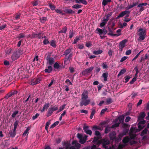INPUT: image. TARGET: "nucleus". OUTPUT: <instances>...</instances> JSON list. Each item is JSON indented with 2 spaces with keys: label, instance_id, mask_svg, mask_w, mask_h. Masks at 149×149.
<instances>
[{
  "label": "nucleus",
  "instance_id": "obj_48",
  "mask_svg": "<svg viewBox=\"0 0 149 149\" xmlns=\"http://www.w3.org/2000/svg\"><path fill=\"white\" fill-rule=\"evenodd\" d=\"M49 43L48 39L45 38L44 39L43 41V43L44 45H46Z\"/></svg>",
  "mask_w": 149,
  "mask_h": 149
},
{
  "label": "nucleus",
  "instance_id": "obj_45",
  "mask_svg": "<svg viewBox=\"0 0 149 149\" xmlns=\"http://www.w3.org/2000/svg\"><path fill=\"white\" fill-rule=\"evenodd\" d=\"M30 130V128L29 127H27L25 130L24 133L22 134V136H25L27 133H28V131Z\"/></svg>",
  "mask_w": 149,
  "mask_h": 149
},
{
  "label": "nucleus",
  "instance_id": "obj_17",
  "mask_svg": "<svg viewBox=\"0 0 149 149\" xmlns=\"http://www.w3.org/2000/svg\"><path fill=\"white\" fill-rule=\"evenodd\" d=\"M25 37V34L24 33H20L18 34L17 38L20 40L21 39L24 38Z\"/></svg>",
  "mask_w": 149,
  "mask_h": 149
},
{
  "label": "nucleus",
  "instance_id": "obj_54",
  "mask_svg": "<svg viewBox=\"0 0 149 149\" xmlns=\"http://www.w3.org/2000/svg\"><path fill=\"white\" fill-rule=\"evenodd\" d=\"M120 125V123H115L114 125H113L111 126V128H113L115 127H118Z\"/></svg>",
  "mask_w": 149,
  "mask_h": 149
},
{
  "label": "nucleus",
  "instance_id": "obj_19",
  "mask_svg": "<svg viewBox=\"0 0 149 149\" xmlns=\"http://www.w3.org/2000/svg\"><path fill=\"white\" fill-rule=\"evenodd\" d=\"M72 48H69V49H66L64 52L63 55L66 56L67 55L70 53L71 52Z\"/></svg>",
  "mask_w": 149,
  "mask_h": 149
},
{
  "label": "nucleus",
  "instance_id": "obj_36",
  "mask_svg": "<svg viewBox=\"0 0 149 149\" xmlns=\"http://www.w3.org/2000/svg\"><path fill=\"white\" fill-rule=\"evenodd\" d=\"M19 123V121L17 120H16L14 122V127L13 129H14V131H15V130H16L17 127Z\"/></svg>",
  "mask_w": 149,
  "mask_h": 149
},
{
  "label": "nucleus",
  "instance_id": "obj_12",
  "mask_svg": "<svg viewBox=\"0 0 149 149\" xmlns=\"http://www.w3.org/2000/svg\"><path fill=\"white\" fill-rule=\"evenodd\" d=\"M16 130L14 131L13 129V131L10 130L9 132V134L10 135V136L12 138H14L16 135Z\"/></svg>",
  "mask_w": 149,
  "mask_h": 149
},
{
  "label": "nucleus",
  "instance_id": "obj_46",
  "mask_svg": "<svg viewBox=\"0 0 149 149\" xmlns=\"http://www.w3.org/2000/svg\"><path fill=\"white\" fill-rule=\"evenodd\" d=\"M86 139H84V138L83 137L81 139H80L79 140V143L81 144H83L85 143L86 142Z\"/></svg>",
  "mask_w": 149,
  "mask_h": 149
},
{
  "label": "nucleus",
  "instance_id": "obj_11",
  "mask_svg": "<svg viewBox=\"0 0 149 149\" xmlns=\"http://www.w3.org/2000/svg\"><path fill=\"white\" fill-rule=\"evenodd\" d=\"M110 144L109 141L108 140H104L102 143V145L103 148H106L108 147L107 145Z\"/></svg>",
  "mask_w": 149,
  "mask_h": 149
},
{
  "label": "nucleus",
  "instance_id": "obj_9",
  "mask_svg": "<svg viewBox=\"0 0 149 149\" xmlns=\"http://www.w3.org/2000/svg\"><path fill=\"white\" fill-rule=\"evenodd\" d=\"M63 11L66 14L69 15H72L75 13L74 11L70 8H66L63 10Z\"/></svg>",
  "mask_w": 149,
  "mask_h": 149
},
{
  "label": "nucleus",
  "instance_id": "obj_56",
  "mask_svg": "<svg viewBox=\"0 0 149 149\" xmlns=\"http://www.w3.org/2000/svg\"><path fill=\"white\" fill-rule=\"evenodd\" d=\"M95 134L97 136H101L100 132L97 130L95 131Z\"/></svg>",
  "mask_w": 149,
  "mask_h": 149
},
{
  "label": "nucleus",
  "instance_id": "obj_34",
  "mask_svg": "<svg viewBox=\"0 0 149 149\" xmlns=\"http://www.w3.org/2000/svg\"><path fill=\"white\" fill-rule=\"evenodd\" d=\"M118 119L119 120V123H123L124 121V117L122 116H120L118 117Z\"/></svg>",
  "mask_w": 149,
  "mask_h": 149
},
{
  "label": "nucleus",
  "instance_id": "obj_25",
  "mask_svg": "<svg viewBox=\"0 0 149 149\" xmlns=\"http://www.w3.org/2000/svg\"><path fill=\"white\" fill-rule=\"evenodd\" d=\"M82 7V6L81 5L76 4L73 5L72 6V8L74 9H79L81 8Z\"/></svg>",
  "mask_w": 149,
  "mask_h": 149
},
{
  "label": "nucleus",
  "instance_id": "obj_61",
  "mask_svg": "<svg viewBox=\"0 0 149 149\" xmlns=\"http://www.w3.org/2000/svg\"><path fill=\"white\" fill-rule=\"evenodd\" d=\"M21 14L20 13L17 14L15 17L16 19H20Z\"/></svg>",
  "mask_w": 149,
  "mask_h": 149
},
{
  "label": "nucleus",
  "instance_id": "obj_50",
  "mask_svg": "<svg viewBox=\"0 0 149 149\" xmlns=\"http://www.w3.org/2000/svg\"><path fill=\"white\" fill-rule=\"evenodd\" d=\"M41 22L42 23H45L47 20V18L46 17H43L40 18Z\"/></svg>",
  "mask_w": 149,
  "mask_h": 149
},
{
  "label": "nucleus",
  "instance_id": "obj_47",
  "mask_svg": "<svg viewBox=\"0 0 149 149\" xmlns=\"http://www.w3.org/2000/svg\"><path fill=\"white\" fill-rule=\"evenodd\" d=\"M101 70V68L99 66H96L95 67V72L97 74Z\"/></svg>",
  "mask_w": 149,
  "mask_h": 149
},
{
  "label": "nucleus",
  "instance_id": "obj_13",
  "mask_svg": "<svg viewBox=\"0 0 149 149\" xmlns=\"http://www.w3.org/2000/svg\"><path fill=\"white\" fill-rule=\"evenodd\" d=\"M76 3H80L84 5H86L87 4V2L84 0H75Z\"/></svg>",
  "mask_w": 149,
  "mask_h": 149
},
{
  "label": "nucleus",
  "instance_id": "obj_57",
  "mask_svg": "<svg viewBox=\"0 0 149 149\" xmlns=\"http://www.w3.org/2000/svg\"><path fill=\"white\" fill-rule=\"evenodd\" d=\"M81 145L78 143H77L74 145L76 149H79L81 147Z\"/></svg>",
  "mask_w": 149,
  "mask_h": 149
},
{
  "label": "nucleus",
  "instance_id": "obj_8",
  "mask_svg": "<svg viewBox=\"0 0 149 149\" xmlns=\"http://www.w3.org/2000/svg\"><path fill=\"white\" fill-rule=\"evenodd\" d=\"M127 41V40L125 39L120 42L119 47L121 51H122L123 48L125 46V44Z\"/></svg>",
  "mask_w": 149,
  "mask_h": 149
},
{
  "label": "nucleus",
  "instance_id": "obj_49",
  "mask_svg": "<svg viewBox=\"0 0 149 149\" xmlns=\"http://www.w3.org/2000/svg\"><path fill=\"white\" fill-rule=\"evenodd\" d=\"M96 30L98 32L99 34V35H101L103 34L102 29L97 28Z\"/></svg>",
  "mask_w": 149,
  "mask_h": 149
},
{
  "label": "nucleus",
  "instance_id": "obj_35",
  "mask_svg": "<svg viewBox=\"0 0 149 149\" xmlns=\"http://www.w3.org/2000/svg\"><path fill=\"white\" fill-rule=\"evenodd\" d=\"M101 66L103 69H106L108 67V66L107 64V63L106 62L102 63Z\"/></svg>",
  "mask_w": 149,
  "mask_h": 149
},
{
  "label": "nucleus",
  "instance_id": "obj_14",
  "mask_svg": "<svg viewBox=\"0 0 149 149\" xmlns=\"http://www.w3.org/2000/svg\"><path fill=\"white\" fill-rule=\"evenodd\" d=\"M130 140V139L128 136H127L123 138L122 140V142L125 144L128 143Z\"/></svg>",
  "mask_w": 149,
  "mask_h": 149
},
{
  "label": "nucleus",
  "instance_id": "obj_59",
  "mask_svg": "<svg viewBox=\"0 0 149 149\" xmlns=\"http://www.w3.org/2000/svg\"><path fill=\"white\" fill-rule=\"evenodd\" d=\"M99 139V137L98 136H95L94 138V139L92 141V142L94 143L96 142Z\"/></svg>",
  "mask_w": 149,
  "mask_h": 149
},
{
  "label": "nucleus",
  "instance_id": "obj_2",
  "mask_svg": "<svg viewBox=\"0 0 149 149\" xmlns=\"http://www.w3.org/2000/svg\"><path fill=\"white\" fill-rule=\"evenodd\" d=\"M138 32H140L139 34V40H143L146 37V32L145 30H143V29L142 28L140 29L138 31Z\"/></svg>",
  "mask_w": 149,
  "mask_h": 149
},
{
  "label": "nucleus",
  "instance_id": "obj_1",
  "mask_svg": "<svg viewBox=\"0 0 149 149\" xmlns=\"http://www.w3.org/2000/svg\"><path fill=\"white\" fill-rule=\"evenodd\" d=\"M88 92L87 91H84L81 95V99L79 102V105L81 107L83 106H86L88 105L91 102L90 100L88 99Z\"/></svg>",
  "mask_w": 149,
  "mask_h": 149
},
{
  "label": "nucleus",
  "instance_id": "obj_63",
  "mask_svg": "<svg viewBox=\"0 0 149 149\" xmlns=\"http://www.w3.org/2000/svg\"><path fill=\"white\" fill-rule=\"evenodd\" d=\"M39 116V114L38 113H36L35 116H33L32 117V119L33 120H34L35 119H36V118H37V117Z\"/></svg>",
  "mask_w": 149,
  "mask_h": 149
},
{
  "label": "nucleus",
  "instance_id": "obj_7",
  "mask_svg": "<svg viewBox=\"0 0 149 149\" xmlns=\"http://www.w3.org/2000/svg\"><path fill=\"white\" fill-rule=\"evenodd\" d=\"M41 79L40 78L34 79H32L31 81V84L32 86L35 85L40 83Z\"/></svg>",
  "mask_w": 149,
  "mask_h": 149
},
{
  "label": "nucleus",
  "instance_id": "obj_10",
  "mask_svg": "<svg viewBox=\"0 0 149 149\" xmlns=\"http://www.w3.org/2000/svg\"><path fill=\"white\" fill-rule=\"evenodd\" d=\"M20 56L19 54H17L16 52L13 53L11 56V58L13 60L15 61Z\"/></svg>",
  "mask_w": 149,
  "mask_h": 149
},
{
  "label": "nucleus",
  "instance_id": "obj_4",
  "mask_svg": "<svg viewBox=\"0 0 149 149\" xmlns=\"http://www.w3.org/2000/svg\"><path fill=\"white\" fill-rule=\"evenodd\" d=\"M94 67L91 66L84 70L82 72V75H87L90 73L93 70Z\"/></svg>",
  "mask_w": 149,
  "mask_h": 149
},
{
  "label": "nucleus",
  "instance_id": "obj_40",
  "mask_svg": "<svg viewBox=\"0 0 149 149\" xmlns=\"http://www.w3.org/2000/svg\"><path fill=\"white\" fill-rule=\"evenodd\" d=\"M55 11L57 13L61 14L62 15H64V13L62 11L58 9H56Z\"/></svg>",
  "mask_w": 149,
  "mask_h": 149
},
{
  "label": "nucleus",
  "instance_id": "obj_44",
  "mask_svg": "<svg viewBox=\"0 0 149 149\" xmlns=\"http://www.w3.org/2000/svg\"><path fill=\"white\" fill-rule=\"evenodd\" d=\"M54 68L58 69L60 68V65L58 63L56 62L54 64Z\"/></svg>",
  "mask_w": 149,
  "mask_h": 149
},
{
  "label": "nucleus",
  "instance_id": "obj_37",
  "mask_svg": "<svg viewBox=\"0 0 149 149\" xmlns=\"http://www.w3.org/2000/svg\"><path fill=\"white\" fill-rule=\"evenodd\" d=\"M111 128H112L111 127H110L108 126L106 127L105 130V133L106 134L108 133L109 132L111 131Z\"/></svg>",
  "mask_w": 149,
  "mask_h": 149
},
{
  "label": "nucleus",
  "instance_id": "obj_18",
  "mask_svg": "<svg viewBox=\"0 0 149 149\" xmlns=\"http://www.w3.org/2000/svg\"><path fill=\"white\" fill-rule=\"evenodd\" d=\"M115 133L114 132H113L109 134V137L111 139L113 140L116 139V137L115 136Z\"/></svg>",
  "mask_w": 149,
  "mask_h": 149
},
{
  "label": "nucleus",
  "instance_id": "obj_23",
  "mask_svg": "<svg viewBox=\"0 0 149 149\" xmlns=\"http://www.w3.org/2000/svg\"><path fill=\"white\" fill-rule=\"evenodd\" d=\"M126 70L125 68H123L122 69L120 72L119 73L118 75V76L119 77L120 76H121L122 75V74H123L124 73H125L126 72Z\"/></svg>",
  "mask_w": 149,
  "mask_h": 149
},
{
  "label": "nucleus",
  "instance_id": "obj_29",
  "mask_svg": "<svg viewBox=\"0 0 149 149\" xmlns=\"http://www.w3.org/2000/svg\"><path fill=\"white\" fill-rule=\"evenodd\" d=\"M111 1V0H103L102 2V5L104 6H105L108 3Z\"/></svg>",
  "mask_w": 149,
  "mask_h": 149
},
{
  "label": "nucleus",
  "instance_id": "obj_16",
  "mask_svg": "<svg viewBox=\"0 0 149 149\" xmlns=\"http://www.w3.org/2000/svg\"><path fill=\"white\" fill-rule=\"evenodd\" d=\"M52 70V68L50 66H49L47 67V68L45 69V71L46 72L48 73H50Z\"/></svg>",
  "mask_w": 149,
  "mask_h": 149
},
{
  "label": "nucleus",
  "instance_id": "obj_52",
  "mask_svg": "<svg viewBox=\"0 0 149 149\" xmlns=\"http://www.w3.org/2000/svg\"><path fill=\"white\" fill-rule=\"evenodd\" d=\"M49 106V104L48 103H45L44 106L43 107L45 109H47L48 107Z\"/></svg>",
  "mask_w": 149,
  "mask_h": 149
},
{
  "label": "nucleus",
  "instance_id": "obj_28",
  "mask_svg": "<svg viewBox=\"0 0 149 149\" xmlns=\"http://www.w3.org/2000/svg\"><path fill=\"white\" fill-rule=\"evenodd\" d=\"M97 130H102L101 127L96 125L94 126L92 128V130L93 131H96Z\"/></svg>",
  "mask_w": 149,
  "mask_h": 149
},
{
  "label": "nucleus",
  "instance_id": "obj_26",
  "mask_svg": "<svg viewBox=\"0 0 149 149\" xmlns=\"http://www.w3.org/2000/svg\"><path fill=\"white\" fill-rule=\"evenodd\" d=\"M113 102L112 99L111 98H108L106 100V104L108 105Z\"/></svg>",
  "mask_w": 149,
  "mask_h": 149
},
{
  "label": "nucleus",
  "instance_id": "obj_6",
  "mask_svg": "<svg viewBox=\"0 0 149 149\" xmlns=\"http://www.w3.org/2000/svg\"><path fill=\"white\" fill-rule=\"evenodd\" d=\"M130 13V11L129 10H125V11H123L121 13H120L119 15L116 17V19H119L121 17H123L125 15L129 14Z\"/></svg>",
  "mask_w": 149,
  "mask_h": 149
},
{
  "label": "nucleus",
  "instance_id": "obj_5",
  "mask_svg": "<svg viewBox=\"0 0 149 149\" xmlns=\"http://www.w3.org/2000/svg\"><path fill=\"white\" fill-rule=\"evenodd\" d=\"M43 34L41 32L39 33L38 34H36L35 33L33 32L32 35V38H37L38 39L43 38Z\"/></svg>",
  "mask_w": 149,
  "mask_h": 149
},
{
  "label": "nucleus",
  "instance_id": "obj_42",
  "mask_svg": "<svg viewBox=\"0 0 149 149\" xmlns=\"http://www.w3.org/2000/svg\"><path fill=\"white\" fill-rule=\"evenodd\" d=\"M112 12H110L109 13L106 15L104 17L109 20V17L112 15Z\"/></svg>",
  "mask_w": 149,
  "mask_h": 149
},
{
  "label": "nucleus",
  "instance_id": "obj_15",
  "mask_svg": "<svg viewBox=\"0 0 149 149\" xmlns=\"http://www.w3.org/2000/svg\"><path fill=\"white\" fill-rule=\"evenodd\" d=\"M108 75V72H107L104 73L102 74V77L104 78L103 80L104 81H106L107 80Z\"/></svg>",
  "mask_w": 149,
  "mask_h": 149
},
{
  "label": "nucleus",
  "instance_id": "obj_62",
  "mask_svg": "<svg viewBox=\"0 0 149 149\" xmlns=\"http://www.w3.org/2000/svg\"><path fill=\"white\" fill-rule=\"evenodd\" d=\"M7 25L6 24H3L0 26V30H2L6 27Z\"/></svg>",
  "mask_w": 149,
  "mask_h": 149
},
{
  "label": "nucleus",
  "instance_id": "obj_21",
  "mask_svg": "<svg viewBox=\"0 0 149 149\" xmlns=\"http://www.w3.org/2000/svg\"><path fill=\"white\" fill-rule=\"evenodd\" d=\"M145 114L144 112H142L141 113L138 117V119L139 120H143L145 117Z\"/></svg>",
  "mask_w": 149,
  "mask_h": 149
},
{
  "label": "nucleus",
  "instance_id": "obj_31",
  "mask_svg": "<svg viewBox=\"0 0 149 149\" xmlns=\"http://www.w3.org/2000/svg\"><path fill=\"white\" fill-rule=\"evenodd\" d=\"M69 35V37L70 38H71L73 37L74 35V33L73 31L72 30H70Z\"/></svg>",
  "mask_w": 149,
  "mask_h": 149
},
{
  "label": "nucleus",
  "instance_id": "obj_32",
  "mask_svg": "<svg viewBox=\"0 0 149 149\" xmlns=\"http://www.w3.org/2000/svg\"><path fill=\"white\" fill-rule=\"evenodd\" d=\"M19 112L18 110L15 111L13 112L11 115L12 118H14L16 117V115L19 113Z\"/></svg>",
  "mask_w": 149,
  "mask_h": 149
},
{
  "label": "nucleus",
  "instance_id": "obj_38",
  "mask_svg": "<svg viewBox=\"0 0 149 149\" xmlns=\"http://www.w3.org/2000/svg\"><path fill=\"white\" fill-rule=\"evenodd\" d=\"M50 45L54 48H55L56 47V44L54 40H52L50 42Z\"/></svg>",
  "mask_w": 149,
  "mask_h": 149
},
{
  "label": "nucleus",
  "instance_id": "obj_27",
  "mask_svg": "<svg viewBox=\"0 0 149 149\" xmlns=\"http://www.w3.org/2000/svg\"><path fill=\"white\" fill-rule=\"evenodd\" d=\"M102 52L103 51L102 50H99L97 51H94L93 53L94 54L98 55L101 54Z\"/></svg>",
  "mask_w": 149,
  "mask_h": 149
},
{
  "label": "nucleus",
  "instance_id": "obj_20",
  "mask_svg": "<svg viewBox=\"0 0 149 149\" xmlns=\"http://www.w3.org/2000/svg\"><path fill=\"white\" fill-rule=\"evenodd\" d=\"M53 111L51 109V108L49 107V109H48V111H47V117H48L51 116L53 113Z\"/></svg>",
  "mask_w": 149,
  "mask_h": 149
},
{
  "label": "nucleus",
  "instance_id": "obj_51",
  "mask_svg": "<svg viewBox=\"0 0 149 149\" xmlns=\"http://www.w3.org/2000/svg\"><path fill=\"white\" fill-rule=\"evenodd\" d=\"M50 120H49V121L47 122L46 123L45 129L47 131L48 129L49 126L50 124Z\"/></svg>",
  "mask_w": 149,
  "mask_h": 149
},
{
  "label": "nucleus",
  "instance_id": "obj_43",
  "mask_svg": "<svg viewBox=\"0 0 149 149\" xmlns=\"http://www.w3.org/2000/svg\"><path fill=\"white\" fill-rule=\"evenodd\" d=\"M49 6L52 10H55L56 6L50 3L49 4Z\"/></svg>",
  "mask_w": 149,
  "mask_h": 149
},
{
  "label": "nucleus",
  "instance_id": "obj_58",
  "mask_svg": "<svg viewBox=\"0 0 149 149\" xmlns=\"http://www.w3.org/2000/svg\"><path fill=\"white\" fill-rule=\"evenodd\" d=\"M125 146V145L120 144L118 146V149H122Z\"/></svg>",
  "mask_w": 149,
  "mask_h": 149
},
{
  "label": "nucleus",
  "instance_id": "obj_60",
  "mask_svg": "<svg viewBox=\"0 0 149 149\" xmlns=\"http://www.w3.org/2000/svg\"><path fill=\"white\" fill-rule=\"evenodd\" d=\"M79 40V38L77 37H76L74 39L73 43L74 44H76L78 41Z\"/></svg>",
  "mask_w": 149,
  "mask_h": 149
},
{
  "label": "nucleus",
  "instance_id": "obj_22",
  "mask_svg": "<svg viewBox=\"0 0 149 149\" xmlns=\"http://www.w3.org/2000/svg\"><path fill=\"white\" fill-rule=\"evenodd\" d=\"M148 130L147 128H145L141 132L140 135L141 136H143L144 135L146 134L148 132Z\"/></svg>",
  "mask_w": 149,
  "mask_h": 149
},
{
  "label": "nucleus",
  "instance_id": "obj_41",
  "mask_svg": "<svg viewBox=\"0 0 149 149\" xmlns=\"http://www.w3.org/2000/svg\"><path fill=\"white\" fill-rule=\"evenodd\" d=\"M148 5V3H141L138 5L137 6L138 7H143V6H146Z\"/></svg>",
  "mask_w": 149,
  "mask_h": 149
},
{
  "label": "nucleus",
  "instance_id": "obj_39",
  "mask_svg": "<svg viewBox=\"0 0 149 149\" xmlns=\"http://www.w3.org/2000/svg\"><path fill=\"white\" fill-rule=\"evenodd\" d=\"M107 34L109 35L113 36H119L121 34V33H118L116 34H113L111 33H107Z\"/></svg>",
  "mask_w": 149,
  "mask_h": 149
},
{
  "label": "nucleus",
  "instance_id": "obj_55",
  "mask_svg": "<svg viewBox=\"0 0 149 149\" xmlns=\"http://www.w3.org/2000/svg\"><path fill=\"white\" fill-rule=\"evenodd\" d=\"M16 52L18 54H19V55L20 56L21 54L23 53V51L21 49H19L16 51Z\"/></svg>",
  "mask_w": 149,
  "mask_h": 149
},
{
  "label": "nucleus",
  "instance_id": "obj_24",
  "mask_svg": "<svg viewBox=\"0 0 149 149\" xmlns=\"http://www.w3.org/2000/svg\"><path fill=\"white\" fill-rule=\"evenodd\" d=\"M67 27L66 26H65L64 27L63 29L62 30L60 31L59 32V33H65L67 32Z\"/></svg>",
  "mask_w": 149,
  "mask_h": 149
},
{
  "label": "nucleus",
  "instance_id": "obj_53",
  "mask_svg": "<svg viewBox=\"0 0 149 149\" xmlns=\"http://www.w3.org/2000/svg\"><path fill=\"white\" fill-rule=\"evenodd\" d=\"M89 126H88L84 125L83 126V130H84V132H85L86 131H88V130H89Z\"/></svg>",
  "mask_w": 149,
  "mask_h": 149
},
{
  "label": "nucleus",
  "instance_id": "obj_30",
  "mask_svg": "<svg viewBox=\"0 0 149 149\" xmlns=\"http://www.w3.org/2000/svg\"><path fill=\"white\" fill-rule=\"evenodd\" d=\"M134 70H135L136 73L134 77H136V79L137 77V74L139 73V69L138 67L137 66H136L134 68Z\"/></svg>",
  "mask_w": 149,
  "mask_h": 149
},
{
  "label": "nucleus",
  "instance_id": "obj_33",
  "mask_svg": "<svg viewBox=\"0 0 149 149\" xmlns=\"http://www.w3.org/2000/svg\"><path fill=\"white\" fill-rule=\"evenodd\" d=\"M58 105H55L54 106L50 107L51 109L52 110L54 111H56L58 110Z\"/></svg>",
  "mask_w": 149,
  "mask_h": 149
},
{
  "label": "nucleus",
  "instance_id": "obj_3",
  "mask_svg": "<svg viewBox=\"0 0 149 149\" xmlns=\"http://www.w3.org/2000/svg\"><path fill=\"white\" fill-rule=\"evenodd\" d=\"M50 56L51 55L50 54L46 55V59L47 62H48L49 64L52 65L54 63V59L52 57H51Z\"/></svg>",
  "mask_w": 149,
  "mask_h": 149
},
{
  "label": "nucleus",
  "instance_id": "obj_64",
  "mask_svg": "<svg viewBox=\"0 0 149 149\" xmlns=\"http://www.w3.org/2000/svg\"><path fill=\"white\" fill-rule=\"evenodd\" d=\"M66 149H76L75 147L74 146H72L70 147L67 146L66 147Z\"/></svg>",
  "mask_w": 149,
  "mask_h": 149
}]
</instances>
